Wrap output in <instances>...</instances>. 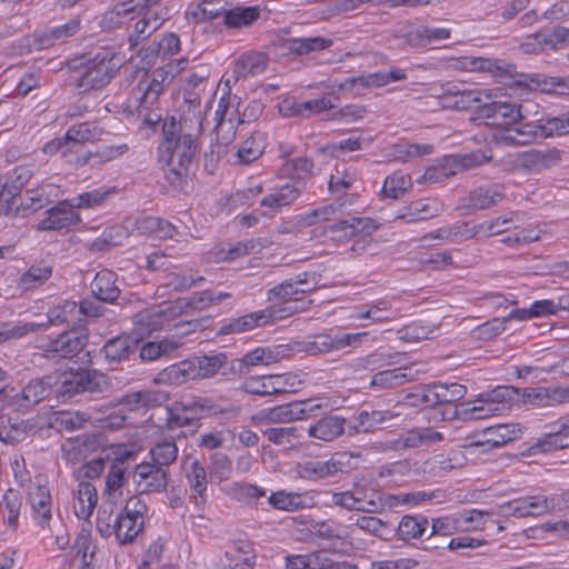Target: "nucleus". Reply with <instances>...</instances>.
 Returning <instances> with one entry per match:
<instances>
[{
	"mask_svg": "<svg viewBox=\"0 0 569 569\" xmlns=\"http://www.w3.org/2000/svg\"><path fill=\"white\" fill-rule=\"evenodd\" d=\"M197 152L196 137L186 134L170 148L159 147L160 160L166 163L164 178L173 187L186 183Z\"/></svg>",
	"mask_w": 569,
	"mask_h": 569,
	"instance_id": "f257e3e1",
	"label": "nucleus"
},
{
	"mask_svg": "<svg viewBox=\"0 0 569 569\" xmlns=\"http://www.w3.org/2000/svg\"><path fill=\"white\" fill-rule=\"evenodd\" d=\"M53 375L58 380L54 387L57 396L64 401L84 392H103L110 386L107 375L98 370H71Z\"/></svg>",
	"mask_w": 569,
	"mask_h": 569,
	"instance_id": "f03ea898",
	"label": "nucleus"
},
{
	"mask_svg": "<svg viewBox=\"0 0 569 569\" xmlns=\"http://www.w3.org/2000/svg\"><path fill=\"white\" fill-rule=\"evenodd\" d=\"M513 389L500 386L488 392L480 393L472 401L461 402L460 412L463 421L481 420L499 416L507 409V401L512 398Z\"/></svg>",
	"mask_w": 569,
	"mask_h": 569,
	"instance_id": "7ed1b4c3",
	"label": "nucleus"
},
{
	"mask_svg": "<svg viewBox=\"0 0 569 569\" xmlns=\"http://www.w3.org/2000/svg\"><path fill=\"white\" fill-rule=\"evenodd\" d=\"M118 67L109 52H98L86 59L76 80L79 93L103 88L113 78Z\"/></svg>",
	"mask_w": 569,
	"mask_h": 569,
	"instance_id": "20e7f679",
	"label": "nucleus"
},
{
	"mask_svg": "<svg viewBox=\"0 0 569 569\" xmlns=\"http://www.w3.org/2000/svg\"><path fill=\"white\" fill-rule=\"evenodd\" d=\"M144 520H139L124 512L113 517L112 511L106 509L98 512L97 528L103 537L116 536L120 545H127L134 541L138 535L143 530Z\"/></svg>",
	"mask_w": 569,
	"mask_h": 569,
	"instance_id": "39448f33",
	"label": "nucleus"
},
{
	"mask_svg": "<svg viewBox=\"0 0 569 569\" xmlns=\"http://www.w3.org/2000/svg\"><path fill=\"white\" fill-rule=\"evenodd\" d=\"M303 309L305 307L299 308L297 306L269 307L263 310L253 311L237 319H232L228 323L221 326L218 333L226 336L230 333L247 332L257 327L266 326L273 320L287 318Z\"/></svg>",
	"mask_w": 569,
	"mask_h": 569,
	"instance_id": "423d86ee",
	"label": "nucleus"
},
{
	"mask_svg": "<svg viewBox=\"0 0 569 569\" xmlns=\"http://www.w3.org/2000/svg\"><path fill=\"white\" fill-rule=\"evenodd\" d=\"M102 132L103 130L94 122H83L72 126L67 130L63 137L46 143L43 151L50 154L61 152L62 156H67L68 152L72 151L73 146L99 140Z\"/></svg>",
	"mask_w": 569,
	"mask_h": 569,
	"instance_id": "0eeeda50",
	"label": "nucleus"
},
{
	"mask_svg": "<svg viewBox=\"0 0 569 569\" xmlns=\"http://www.w3.org/2000/svg\"><path fill=\"white\" fill-rule=\"evenodd\" d=\"M521 106L509 99L487 101L478 106V118L487 120V124L505 129L512 128L513 124L525 120Z\"/></svg>",
	"mask_w": 569,
	"mask_h": 569,
	"instance_id": "6e6552de",
	"label": "nucleus"
},
{
	"mask_svg": "<svg viewBox=\"0 0 569 569\" xmlns=\"http://www.w3.org/2000/svg\"><path fill=\"white\" fill-rule=\"evenodd\" d=\"M379 229V223L369 217H351L323 228L322 234L336 242L355 237H367Z\"/></svg>",
	"mask_w": 569,
	"mask_h": 569,
	"instance_id": "1a4fd4ad",
	"label": "nucleus"
},
{
	"mask_svg": "<svg viewBox=\"0 0 569 569\" xmlns=\"http://www.w3.org/2000/svg\"><path fill=\"white\" fill-rule=\"evenodd\" d=\"M173 79L171 69L160 67L153 70L150 76H146L139 81L136 90V101H140V107L150 108L156 106L160 94Z\"/></svg>",
	"mask_w": 569,
	"mask_h": 569,
	"instance_id": "9d476101",
	"label": "nucleus"
},
{
	"mask_svg": "<svg viewBox=\"0 0 569 569\" xmlns=\"http://www.w3.org/2000/svg\"><path fill=\"white\" fill-rule=\"evenodd\" d=\"M177 410L184 409L191 421L210 416H237L239 408L234 406L222 407L211 398L191 397L176 401Z\"/></svg>",
	"mask_w": 569,
	"mask_h": 569,
	"instance_id": "9b49d317",
	"label": "nucleus"
},
{
	"mask_svg": "<svg viewBox=\"0 0 569 569\" xmlns=\"http://www.w3.org/2000/svg\"><path fill=\"white\" fill-rule=\"evenodd\" d=\"M293 379L291 375H263L251 376L247 378L241 389L250 395L269 396L288 392V387H293L290 380Z\"/></svg>",
	"mask_w": 569,
	"mask_h": 569,
	"instance_id": "f8f14e48",
	"label": "nucleus"
},
{
	"mask_svg": "<svg viewBox=\"0 0 569 569\" xmlns=\"http://www.w3.org/2000/svg\"><path fill=\"white\" fill-rule=\"evenodd\" d=\"M87 341L88 336L83 331L72 328L43 345L42 349L44 352L60 358H73L82 351Z\"/></svg>",
	"mask_w": 569,
	"mask_h": 569,
	"instance_id": "ddd939ff",
	"label": "nucleus"
},
{
	"mask_svg": "<svg viewBox=\"0 0 569 569\" xmlns=\"http://www.w3.org/2000/svg\"><path fill=\"white\" fill-rule=\"evenodd\" d=\"M81 222L80 214L72 209L69 200H62L47 210V217L37 224L38 231H56Z\"/></svg>",
	"mask_w": 569,
	"mask_h": 569,
	"instance_id": "4468645a",
	"label": "nucleus"
},
{
	"mask_svg": "<svg viewBox=\"0 0 569 569\" xmlns=\"http://www.w3.org/2000/svg\"><path fill=\"white\" fill-rule=\"evenodd\" d=\"M455 66L467 71L488 72L500 81L511 78L515 70L513 64L507 63L503 60L479 57L459 58Z\"/></svg>",
	"mask_w": 569,
	"mask_h": 569,
	"instance_id": "2eb2a0df",
	"label": "nucleus"
},
{
	"mask_svg": "<svg viewBox=\"0 0 569 569\" xmlns=\"http://www.w3.org/2000/svg\"><path fill=\"white\" fill-rule=\"evenodd\" d=\"M134 479L141 493L161 492L168 486L169 472L160 466L143 462L136 467Z\"/></svg>",
	"mask_w": 569,
	"mask_h": 569,
	"instance_id": "dca6fc26",
	"label": "nucleus"
},
{
	"mask_svg": "<svg viewBox=\"0 0 569 569\" xmlns=\"http://www.w3.org/2000/svg\"><path fill=\"white\" fill-rule=\"evenodd\" d=\"M183 468L190 497L197 506H203L208 497V476L204 466L198 459L188 457L183 462Z\"/></svg>",
	"mask_w": 569,
	"mask_h": 569,
	"instance_id": "f3484780",
	"label": "nucleus"
},
{
	"mask_svg": "<svg viewBox=\"0 0 569 569\" xmlns=\"http://www.w3.org/2000/svg\"><path fill=\"white\" fill-rule=\"evenodd\" d=\"M521 400L535 407H552L569 401L568 388H527L522 390Z\"/></svg>",
	"mask_w": 569,
	"mask_h": 569,
	"instance_id": "a211bd4d",
	"label": "nucleus"
},
{
	"mask_svg": "<svg viewBox=\"0 0 569 569\" xmlns=\"http://www.w3.org/2000/svg\"><path fill=\"white\" fill-rule=\"evenodd\" d=\"M57 378L53 373L32 379L23 389L18 392L23 408H30L48 398L57 385Z\"/></svg>",
	"mask_w": 569,
	"mask_h": 569,
	"instance_id": "6ab92c4d",
	"label": "nucleus"
},
{
	"mask_svg": "<svg viewBox=\"0 0 569 569\" xmlns=\"http://www.w3.org/2000/svg\"><path fill=\"white\" fill-rule=\"evenodd\" d=\"M443 212V203L437 198H425L412 201L397 216V219L406 222L432 219Z\"/></svg>",
	"mask_w": 569,
	"mask_h": 569,
	"instance_id": "aec40b11",
	"label": "nucleus"
},
{
	"mask_svg": "<svg viewBox=\"0 0 569 569\" xmlns=\"http://www.w3.org/2000/svg\"><path fill=\"white\" fill-rule=\"evenodd\" d=\"M396 417L398 413L390 410H361L355 417V423L348 426V430L350 435L372 432L385 428Z\"/></svg>",
	"mask_w": 569,
	"mask_h": 569,
	"instance_id": "412c9836",
	"label": "nucleus"
},
{
	"mask_svg": "<svg viewBox=\"0 0 569 569\" xmlns=\"http://www.w3.org/2000/svg\"><path fill=\"white\" fill-rule=\"evenodd\" d=\"M500 513L505 517H539L546 515L542 495L525 496L500 506Z\"/></svg>",
	"mask_w": 569,
	"mask_h": 569,
	"instance_id": "4be33fe9",
	"label": "nucleus"
},
{
	"mask_svg": "<svg viewBox=\"0 0 569 569\" xmlns=\"http://www.w3.org/2000/svg\"><path fill=\"white\" fill-rule=\"evenodd\" d=\"M305 188V181L292 180L291 182L273 189L272 192L263 197L260 201V206L271 210H278L282 207L290 206L300 197Z\"/></svg>",
	"mask_w": 569,
	"mask_h": 569,
	"instance_id": "5701e85b",
	"label": "nucleus"
},
{
	"mask_svg": "<svg viewBox=\"0 0 569 569\" xmlns=\"http://www.w3.org/2000/svg\"><path fill=\"white\" fill-rule=\"evenodd\" d=\"M560 161L558 150H537L530 149L517 154V164L521 168L542 171L549 169Z\"/></svg>",
	"mask_w": 569,
	"mask_h": 569,
	"instance_id": "b1692460",
	"label": "nucleus"
},
{
	"mask_svg": "<svg viewBox=\"0 0 569 569\" xmlns=\"http://www.w3.org/2000/svg\"><path fill=\"white\" fill-rule=\"evenodd\" d=\"M332 44V40L323 37L287 38L280 41V48L287 54L297 57L322 51Z\"/></svg>",
	"mask_w": 569,
	"mask_h": 569,
	"instance_id": "393cba45",
	"label": "nucleus"
},
{
	"mask_svg": "<svg viewBox=\"0 0 569 569\" xmlns=\"http://www.w3.org/2000/svg\"><path fill=\"white\" fill-rule=\"evenodd\" d=\"M226 558L228 569H252L256 558L252 543L247 538L233 540Z\"/></svg>",
	"mask_w": 569,
	"mask_h": 569,
	"instance_id": "a878e982",
	"label": "nucleus"
},
{
	"mask_svg": "<svg viewBox=\"0 0 569 569\" xmlns=\"http://www.w3.org/2000/svg\"><path fill=\"white\" fill-rule=\"evenodd\" d=\"M268 58L261 52H250L242 54L233 62L232 74L237 82L241 78L254 77L266 71Z\"/></svg>",
	"mask_w": 569,
	"mask_h": 569,
	"instance_id": "bb28decb",
	"label": "nucleus"
},
{
	"mask_svg": "<svg viewBox=\"0 0 569 569\" xmlns=\"http://www.w3.org/2000/svg\"><path fill=\"white\" fill-rule=\"evenodd\" d=\"M117 280V273L111 270L104 269L97 272L91 282L93 296L102 302L113 303L120 295Z\"/></svg>",
	"mask_w": 569,
	"mask_h": 569,
	"instance_id": "cd10ccee",
	"label": "nucleus"
},
{
	"mask_svg": "<svg viewBox=\"0 0 569 569\" xmlns=\"http://www.w3.org/2000/svg\"><path fill=\"white\" fill-rule=\"evenodd\" d=\"M505 194L502 184L480 186L470 192L468 207L473 210H485L500 202Z\"/></svg>",
	"mask_w": 569,
	"mask_h": 569,
	"instance_id": "c85d7f7f",
	"label": "nucleus"
},
{
	"mask_svg": "<svg viewBox=\"0 0 569 569\" xmlns=\"http://www.w3.org/2000/svg\"><path fill=\"white\" fill-rule=\"evenodd\" d=\"M345 425V418L327 416L309 427L308 436L326 442L333 441L343 433Z\"/></svg>",
	"mask_w": 569,
	"mask_h": 569,
	"instance_id": "c756f323",
	"label": "nucleus"
},
{
	"mask_svg": "<svg viewBox=\"0 0 569 569\" xmlns=\"http://www.w3.org/2000/svg\"><path fill=\"white\" fill-rule=\"evenodd\" d=\"M428 528L429 521L426 516L406 515L400 519L395 535L399 540L410 542L420 539L428 531Z\"/></svg>",
	"mask_w": 569,
	"mask_h": 569,
	"instance_id": "7c9ffc66",
	"label": "nucleus"
},
{
	"mask_svg": "<svg viewBox=\"0 0 569 569\" xmlns=\"http://www.w3.org/2000/svg\"><path fill=\"white\" fill-rule=\"evenodd\" d=\"M98 502L96 487L89 481H80L74 495L73 509L79 519H88Z\"/></svg>",
	"mask_w": 569,
	"mask_h": 569,
	"instance_id": "2f4dec72",
	"label": "nucleus"
},
{
	"mask_svg": "<svg viewBox=\"0 0 569 569\" xmlns=\"http://www.w3.org/2000/svg\"><path fill=\"white\" fill-rule=\"evenodd\" d=\"M137 341L129 336H118L116 338L109 339L104 343L102 352L110 363H119L128 359L129 356L137 350Z\"/></svg>",
	"mask_w": 569,
	"mask_h": 569,
	"instance_id": "473e14b6",
	"label": "nucleus"
},
{
	"mask_svg": "<svg viewBox=\"0 0 569 569\" xmlns=\"http://www.w3.org/2000/svg\"><path fill=\"white\" fill-rule=\"evenodd\" d=\"M266 148L264 136L261 132H253L244 141L241 142L234 153V163L247 166L258 160Z\"/></svg>",
	"mask_w": 569,
	"mask_h": 569,
	"instance_id": "72a5a7b5",
	"label": "nucleus"
},
{
	"mask_svg": "<svg viewBox=\"0 0 569 569\" xmlns=\"http://www.w3.org/2000/svg\"><path fill=\"white\" fill-rule=\"evenodd\" d=\"M508 143L528 144L543 138L542 120L536 122H520L517 127L508 129L502 137Z\"/></svg>",
	"mask_w": 569,
	"mask_h": 569,
	"instance_id": "f704fd0d",
	"label": "nucleus"
},
{
	"mask_svg": "<svg viewBox=\"0 0 569 569\" xmlns=\"http://www.w3.org/2000/svg\"><path fill=\"white\" fill-rule=\"evenodd\" d=\"M27 422L18 416L0 415V440L4 443L14 445L22 441L27 436Z\"/></svg>",
	"mask_w": 569,
	"mask_h": 569,
	"instance_id": "c9c22d12",
	"label": "nucleus"
},
{
	"mask_svg": "<svg viewBox=\"0 0 569 569\" xmlns=\"http://www.w3.org/2000/svg\"><path fill=\"white\" fill-rule=\"evenodd\" d=\"M129 149L127 143L104 146L96 152H86L81 157H78L77 164L84 166L90 163L91 166H102L126 154Z\"/></svg>",
	"mask_w": 569,
	"mask_h": 569,
	"instance_id": "e433bc0d",
	"label": "nucleus"
},
{
	"mask_svg": "<svg viewBox=\"0 0 569 569\" xmlns=\"http://www.w3.org/2000/svg\"><path fill=\"white\" fill-rule=\"evenodd\" d=\"M192 368L190 359L173 363L158 373L157 381L174 386L183 385L189 380H194Z\"/></svg>",
	"mask_w": 569,
	"mask_h": 569,
	"instance_id": "4c0bfd02",
	"label": "nucleus"
},
{
	"mask_svg": "<svg viewBox=\"0 0 569 569\" xmlns=\"http://www.w3.org/2000/svg\"><path fill=\"white\" fill-rule=\"evenodd\" d=\"M79 27L80 23L78 20H70L62 26H58L36 34V41L40 49L48 48L54 46L57 42H63L68 38L74 36L78 32Z\"/></svg>",
	"mask_w": 569,
	"mask_h": 569,
	"instance_id": "58836bf2",
	"label": "nucleus"
},
{
	"mask_svg": "<svg viewBox=\"0 0 569 569\" xmlns=\"http://www.w3.org/2000/svg\"><path fill=\"white\" fill-rule=\"evenodd\" d=\"M132 2H116L112 9L106 11L101 19V26L106 29H113L122 26L123 23L134 19L137 12L136 6H130Z\"/></svg>",
	"mask_w": 569,
	"mask_h": 569,
	"instance_id": "ea45409f",
	"label": "nucleus"
},
{
	"mask_svg": "<svg viewBox=\"0 0 569 569\" xmlns=\"http://www.w3.org/2000/svg\"><path fill=\"white\" fill-rule=\"evenodd\" d=\"M412 378L406 372V369H387L375 373L370 380V388L376 390H388L402 386Z\"/></svg>",
	"mask_w": 569,
	"mask_h": 569,
	"instance_id": "a19ab883",
	"label": "nucleus"
},
{
	"mask_svg": "<svg viewBox=\"0 0 569 569\" xmlns=\"http://www.w3.org/2000/svg\"><path fill=\"white\" fill-rule=\"evenodd\" d=\"M569 447V426L567 423H556L552 430L539 439L532 447L541 452H548L553 449H563Z\"/></svg>",
	"mask_w": 569,
	"mask_h": 569,
	"instance_id": "79ce46f5",
	"label": "nucleus"
},
{
	"mask_svg": "<svg viewBox=\"0 0 569 569\" xmlns=\"http://www.w3.org/2000/svg\"><path fill=\"white\" fill-rule=\"evenodd\" d=\"M90 416L79 411H58L53 415L50 426L59 432H72L83 428Z\"/></svg>",
	"mask_w": 569,
	"mask_h": 569,
	"instance_id": "37998d69",
	"label": "nucleus"
},
{
	"mask_svg": "<svg viewBox=\"0 0 569 569\" xmlns=\"http://www.w3.org/2000/svg\"><path fill=\"white\" fill-rule=\"evenodd\" d=\"M522 435L520 423H503L486 428L487 442L492 447L499 448L509 441L519 438Z\"/></svg>",
	"mask_w": 569,
	"mask_h": 569,
	"instance_id": "c03bdc74",
	"label": "nucleus"
},
{
	"mask_svg": "<svg viewBox=\"0 0 569 569\" xmlns=\"http://www.w3.org/2000/svg\"><path fill=\"white\" fill-rule=\"evenodd\" d=\"M308 493L287 492L280 490L269 497V503L279 510L295 511L309 506Z\"/></svg>",
	"mask_w": 569,
	"mask_h": 569,
	"instance_id": "a18cd8bd",
	"label": "nucleus"
},
{
	"mask_svg": "<svg viewBox=\"0 0 569 569\" xmlns=\"http://www.w3.org/2000/svg\"><path fill=\"white\" fill-rule=\"evenodd\" d=\"M22 206L21 191L7 180L0 179V212L6 216L17 214Z\"/></svg>",
	"mask_w": 569,
	"mask_h": 569,
	"instance_id": "49530a36",
	"label": "nucleus"
},
{
	"mask_svg": "<svg viewBox=\"0 0 569 569\" xmlns=\"http://www.w3.org/2000/svg\"><path fill=\"white\" fill-rule=\"evenodd\" d=\"M29 501L36 516L43 522L51 518V496L46 486H33L29 489Z\"/></svg>",
	"mask_w": 569,
	"mask_h": 569,
	"instance_id": "de8ad7c7",
	"label": "nucleus"
},
{
	"mask_svg": "<svg viewBox=\"0 0 569 569\" xmlns=\"http://www.w3.org/2000/svg\"><path fill=\"white\" fill-rule=\"evenodd\" d=\"M167 399L168 396L162 392L137 391L123 396L120 399V405L130 411H137L152 405L153 402Z\"/></svg>",
	"mask_w": 569,
	"mask_h": 569,
	"instance_id": "09e8293b",
	"label": "nucleus"
},
{
	"mask_svg": "<svg viewBox=\"0 0 569 569\" xmlns=\"http://www.w3.org/2000/svg\"><path fill=\"white\" fill-rule=\"evenodd\" d=\"M259 18L258 7H237L223 10V20L230 28H242L250 26Z\"/></svg>",
	"mask_w": 569,
	"mask_h": 569,
	"instance_id": "8fccbe9b",
	"label": "nucleus"
},
{
	"mask_svg": "<svg viewBox=\"0 0 569 569\" xmlns=\"http://www.w3.org/2000/svg\"><path fill=\"white\" fill-rule=\"evenodd\" d=\"M52 276V267L49 264H32L19 280V288L24 291L33 290L42 286Z\"/></svg>",
	"mask_w": 569,
	"mask_h": 569,
	"instance_id": "3c124183",
	"label": "nucleus"
},
{
	"mask_svg": "<svg viewBox=\"0 0 569 569\" xmlns=\"http://www.w3.org/2000/svg\"><path fill=\"white\" fill-rule=\"evenodd\" d=\"M166 18H149V14H143L136 22L133 33L129 37L130 47L134 48L142 41L147 40L157 29L161 27Z\"/></svg>",
	"mask_w": 569,
	"mask_h": 569,
	"instance_id": "603ef678",
	"label": "nucleus"
},
{
	"mask_svg": "<svg viewBox=\"0 0 569 569\" xmlns=\"http://www.w3.org/2000/svg\"><path fill=\"white\" fill-rule=\"evenodd\" d=\"M297 473L303 480L319 481L332 477L328 460H309L297 466Z\"/></svg>",
	"mask_w": 569,
	"mask_h": 569,
	"instance_id": "864d4df0",
	"label": "nucleus"
},
{
	"mask_svg": "<svg viewBox=\"0 0 569 569\" xmlns=\"http://www.w3.org/2000/svg\"><path fill=\"white\" fill-rule=\"evenodd\" d=\"M302 291L303 289H298L291 279H287L270 288L266 297L269 302H299L298 295H303Z\"/></svg>",
	"mask_w": 569,
	"mask_h": 569,
	"instance_id": "5fc2aeb1",
	"label": "nucleus"
},
{
	"mask_svg": "<svg viewBox=\"0 0 569 569\" xmlns=\"http://www.w3.org/2000/svg\"><path fill=\"white\" fill-rule=\"evenodd\" d=\"M433 390L436 396V406L451 405L462 398L467 393V388L463 385L452 383H433Z\"/></svg>",
	"mask_w": 569,
	"mask_h": 569,
	"instance_id": "6e6d98bb",
	"label": "nucleus"
},
{
	"mask_svg": "<svg viewBox=\"0 0 569 569\" xmlns=\"http://www.w3.org/2000/svg\"><path fill=\"white\" fill-rule=\"evenodd\" d=\"M221 356H202L190 358L194 379H204L214 376L223 365Z\"/></svg>",
	"mask_w": 569,
	"mask_h": 569,
	"instance_id": "4d7b16f0",
	"label": "nucleus"
},
{
	"mask_svg": "<svg viewBox=\"0 0 569 569\" xmlns=\"http://www.w3.org/2000/svg\"><path fill=\"white\" fill-rule=\"evenodd\" d=\"M178 347V342L170 340L149 341L141 347L139 357L142 361H154L163 356L170 355L177 350Z\"/></svg>",
	"mask_w": 569,
	"mask_h": 569,
	"instance_id": "13d9d810",
	"label": "nucleus"
},
{
	"mask_svg": "<svg viewBox=\"0 0 569 569\" xmlns=\"http://www.w3.org/2000/svg\"><path fill=\"white\" fill-rule=\"evenodd\" d=\"M78 315V305L74 301H64L62 305L50 309L47 313V322H43L46 329L49 325L67 323L76 321Z\"/></svg>",
	"mask_w": 569,
	"mask_h": 569,
	"instance_id": "bf43d9fd",
	"label": "nucleus"
},
{
	"mask_svg": "<svg viewBox=\"0 0 569 569\" xmlns=\"http://www.w3.org/2000/svg\"><path fill=\"white\" fill-rule=\"evenodd\" d=\"M44 327V323L37 322L0 323V343L22 338L29 332L41 330Z\"/></svg>",
	"mask_w": 569,
	"mask_h": 569,
	"instance_id": "052dcab7",
	"label": "nucleus"
},
{
	"mask_svg": "<svg viewBox=\"0 0 569 569\" xmlns=\"http://www.w3.org/2000/svg\"><path fill=\"white\" fill-rule=\"evenodd\" d=\"M152 463L162 468L173 463L178 457V447L172 440L157 442L150 450Z\"/></svg>",
	"mask_w": 569,
	"mask_h": 569,
	"instance_id": "680f3d73",
	"label": "nucleus"
},
{
	"mask_svg": "<svg viewBox=\"0 0 569 569\" xmlns=\"http://www.w3.org/2000/svg\"><path fill=\"white\" fill-rule=\"evenodd\" d=\"M388 84L386 72H373L369 74H361L346 79L339 84V89L342 91L352 90L356 87L362 88H378Z\"/></svg>",
	"mask_w": 569,
	"mask_h": 569,
	"instance_id": "e2e57ef3",
	"label": "nucleus"
},
{
	"mask_svg": "<svg viewBox=\"0 0 569 569\" xmlns=\"http://www.w3.org/2000/svg\"><path fill=\"white\" fill-rule=\"evenodd\" d=\"M411 187L410 177L401 172H395L386 178L381 192L387 198L399 199Z\"/></svg>",
	"mask_w": 569,
	"mask_h": 569,
	"instance_id": "0e129e2a",
	"label": "nucleus"
},
{
	"mask_svg": "<svg viewBox=\"0 0 569 569\" xmlns=\"http://www.w3.org/2000/svg\"><path fill=\"white\" fill-rule=\"evenodd\" d=\"M491 96L485 90H465L455 94V106L460 110L476 109L490 100Z\"/></svg>",
	"mask_w": 569,
	"mask_h": 569,
	"instance_id": "69168bd1",
	"label": "nucleus"
},
{
	"mask_svg": "<svg viewBox=\"0 0 569 569\" xmlns=\"http://www.w3.org/2000/svg\"><path fill=\"white\" fill-rule=\"evenodd\" d=\"M111 193V190H102L96 189L92 191L80 193L71 199H68L70 204H72V209H92L98 206H101L108 196Z\"/></svg>",
	"mask_w": 569,
	"mask_h": 569,
	"instance_id": "338daca9",
	"label": "nucleus"
},
{
	"mask_svg": "<svg viewBox=\"0 0 569 569\" xmlns=\"http://www.w3.org/2000/svg\"><path fill=\"white\" fill-rule=\"evenodd\" d=\"M167 316L161 309L143 310L137 316V323L141 326V332L151 333L162 328Z\"/></svg>",
	"mask_w": 569,
	"mask_h": 569,
	"instance_id": "774afa93",
	"label": "nucleus"
}]
</instances>
